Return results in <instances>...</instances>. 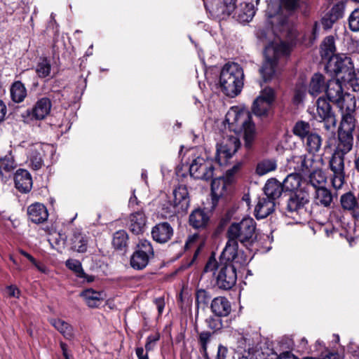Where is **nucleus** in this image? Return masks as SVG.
<instances>
[{"mask_svg":"<svg viewBox=\"0 0 359 359\" xmlns=\"http://www.w3.org/2000/svg\"><path fill=\"white\" fill-rule=\"evenodd\" d=\"M256 35L264 43H269L264 48L265 60L259 69V73L264 82L271 81L275 76L278 60L282 57H287L290 53V48L285 42H273L274 33L270 29H259Z\"/></svg>","mask_w":359,"mask_h":359,"instance_id":"f257e3e1","label":"nucleus"},{"mask_svg":"<svg viewBox=\"0 0 359 359\" xmlns=\"http://www.w3.org/2000/svg\"><path fill=\"white\" fill-rule=\"evenodd\" d=\"M251 118L250 113L245 110H231L226 115V121L231 130L236 133L243 132L244 145L248 150L252 148L256 136L255 126Z\"/></svg>","mask_w":359,"mask_h":359,"instance_id":"f03ea898","label":"nucleus"},{"mask_svg":"<svg viewBox=\"0 0 359 359\" xmlns=\"http://www.w3.org/2000/svg\"><path fill=\"white\" fill-rule=\"evenodd\" d=\"M211 272L215 280V285L220 290H229L236 283L237 271L233 264L218 262L214 257L207 262L203 273Z\"/></svg>","mask_w":359,"mask_h":359,"instance_id":"7ed1b4c3","label":"nucleus"},{"mask_svg":"<svg viewBox=\"0 0 359 359\" xmlns=\"http://www.w3.org/2000/svg\"><path fill=\"white\" fill-rule=\"evenodd\" d=\"M219 84L226 95L237 96L244 85V72L241 66L235 62L226 64L220 72Z\"/></svg>","mask_w":359,"mask_h":359,"instance_id":"20e7f679","label":"nucleus"},{"mask_svg":"<svg viewBox=\"0 0 359 359\" xmlns=\"http://www.w3.org/2000/svg\"><path fill=\"white\" fill-rule=\"evenodd\" d=\"M228 238L244 245H252L256 240V222L251 217L233 222L227 229Z\"/></svg>","mask_w":359,"mask_h":359,"instance_id":"39448f33","label":"nucleus"},{"mask_svg":"<svg viewBox=\"0 0 359 359\" xmlns=\"http://www.w3.org/2000/svg\"><path fill=\"white\" fill-rule=\"evenodd\" d=\"M355 128V120L353 115L347 113L342 116L337 131V138L335 142L334 152L346 155L353 148V133Z\"/></svg>","mask_w":359,"mask_h":359,"instance_id":"423d86ee","label":"nucleus"},{"mask_svg":"<svg viewBox=\"0 0 359 359\" xmlns=\"http://www.w3.org/2000/svg\"><path fill=\"white\" fill-rule=\"evenodd\" d=\"M214 170V162L205 152L193 154L189 165V173L192 177L209 181L213 178Z\"/></svg>","mask_w":359,"mask_h":359,"instance_id":"0eeeda50","label":"nucleus"},{"mask_svg":"<svg viewBox=\"0 0 359 359\" xmlns=\"http://www.w3.org/2000/svg\"><path fill=\"white\" fill-rule=\"evenodd\" d=\"M298 6L299 0H282L278 5V12L269 14V18L271 19L269 22L271 27L264 29L273 31L274 35H276L274 29L278 26L283 27L287 23L288 16Z\"/></svg>","mask_w":359,"mask_h":359,"instance_id":"6e6552de","label":"nucleus"},{"mask_svg":"<svg viewBox=\"0 0 359 359\" xmlns=\"http://www.w3.org/2000/svg\"><path fill=\"white\" fill-rule=\"evenodd\" d=\"M154 255L151 242L147 240H141L130 257V266L134 269L142 270L148 265L149 259L154 257Z\"/></svg>","mask_w":359,"mask_h":359,"instance_id":"1a4fd4ad","label":"nucleus"},{"mask_svg":"<svg viewBox=\"0 0 359 359\" xmlns=\"http://www.w3.org/2000/svg\"><path fill=\"white\" fill-rule=\"evenodd\" d=\"M211 17L219 21L226 20L237 8V0H212L205 4Z\"/></svg>","mask_w":359,"mask_h":359,"instance_id":"9d476101","label":"nucleus"},{"mask_svg":"<svg viewBox=\"0 0 359 359\" xmlns=\"http://www.w3.org/2000/svg\"><path fill=\"white\" fill-rule=\"evenodd\" d=\"M241 147V142L236 136H229L224 138L223 141L217 145L216 159L221 165L227 163Z\"/></svg>","mask_w":359,"mask_h":359,"instance_id":"9b49d317","label":"nucleus"},{"mask_svg":"<svg viewBox=\"0 0 359 359\" xmlns=\"http://www.w3.org/2000/svg\"><path fill=\"white\" fill-rule=\"evenodd\" d=\"M274 100V90L271 88H264L253 102L252 107L253 114L261 118L267 116Z\"/></svg>","mask_w":359,"mask_h":359,"instance_id":"f8f14e48","label":"nucleus"},{"mask_svg":"<svg viewBox=\"0 0 359 359\" xmlns=\"http://www.w3.org/2000/svg\"><path fill=\"white\" fill-rule=\"evenodd\" d=\"M325 69L341 79V76H348L354 67L349 57L344 54H337L330 57Z\"/></svg>","mask_w":359,"mask_h":359,"instance_id":"ddd939ff","label":"nucleus"},{"mask_svg":"<svg viewBox=\"0 0 359 359\" xmlns=\"http://www.w3.org/2000/svg\"><path fill=\"white\" fill-rule=\"evenodd\" d=\"M344 156L334 152L329 161V167L332 172V184L335 189H341L344 184Z\"/></svg>","mask_w":359,"mask_h":359,"instance_id":"4468645a","label":"nucleus"},{"mask_svg":"<svg viewBox=\"0 0 359 359\" xmlns=\"http://www.w3.org/2000/svg\"><path fill=\"white\" fill-rule=\"evenodd\" d=\"M218 262L244 265L247 263V259L243 252H238V243L228 238Z\"/></svg>","mask_w":359,"mask_h":359,"instance_id":"2eb2a0df","label":"nucleus"},{"mask_svg":"<svg viewBox=\"0 0 359 359\" xmlns=\"http://www.w3.org/2000/svg\"><path fill=\"white\" fill-rule=\"evenodd\" d=\"M173 200L170 212L173 214H183L186 212L190 205V198L187 187L185 185H179L172 192Z\"/></svg>","mask_w":359,"mask_h":359,"instance_id":"dca6fc26","label":"nucleus"},{"mask_svg":"<svg viewBox=\"0 0 359 359\" xmlns=\"http://www.w3.org/2000/svg\"><path fill=\"white\" fill-rule=\"evenodd\" d=\"M309 202V194L306 191H297L292 194L287 201L286 214L288 217H294L304 210V206Z\"/></svg>","mask_w":359,"mask_h":359,"instance_id":"f3484780","label":"nucleus"},{"mask_svg":"<svg viewBox=\"0 0 359 359\" xmlns=\"http://www.w3.org/2000/svg\"><path fill=\"white\" fill-rule=\"evenodd\" d=\"M316 106L318 116L323 122L325 129L328 131L334 128L337 120L329 102L324 97H319Z\"/></svg>","mask_w":359,"mask_h":359,"instance_id":"a211bd4d","label":"nucleus"},{"mask_svg":"<svg viewBox=\"0 0 359 359\" xmlns=\"http://www.w3.org/2000/svg\"><path fill=\"white\" fill-rule=\"evenodd\" d=\"M147 218L142 208L130 214L127 226L130 232L135 235L144 233L146 229Z\"/></svg>","mask_w":359,"mask_h":359,"instance_id":"6ab92c4d","label":"nucleus"},{"mask_svg":"<svg viewBox=\"0 0 359 359\" xmlns=\"http://www.w3.org/2000/svg\"><path fill=\"white\" fill-rule=\"evenodd\" d=\"M189 225L198 231H206L210 224L208 213L203 209L196 208L189 216Z\"/></svg>","mask_w":359,"mask_h":359,"instance_id":"aec40b11","label":"nucleus"},{"mask_svg":"<svg viewBox=\"0 0 359 359\" xmlns=\"http://www.w3.org/2000/svg\"><path fill=\"white\" fill-rule=\"evenodd\" d=\"M151 235L154 241L164 244L171 240L174 235V229L168 222H161L152 227Z\"/></svg>","mask_w":359,"mask_h":359,"instance_id":"412c9836","label":"nucleus"},{"mask_svg":"<svg viewBox=\"0 0 359 359\" xmlns=\"http://www.w3.org/2000/svg\"><path fill=\"white\" fill-rule=\"evenodd\" d=\"M325 93L330 102L336 104L339 107H343L344 95L339 79H330L327 81Z\"/></svg>","mask_w":359,"mask_h":359,"instance_id":"4be33fe9","label":"nucleus"},{"mask_svg":"<svg viewBox=\"0 0 359 359\" xmlns=\"http://www.w3.org/2000/svg\"><path fill=\"white\" fill-rule=\"evenodd\" d=\"M46 149H49V146L41 143H36L29 149L28 156L34 170H37L43 165V156Z\"/></svg>","mask_w":359,"mask_h":359,"instance_id":"5701e85b","label":"nucleus"},{"mask_svg":"<svg viewBox=\"0 0 359 359\" xmlns=\"http://www.w3.org/2000/svg\"><path fill=\"white\" fill-rule=\"evenodd\" d=\"M15 187L20 193H29L32 188V178L31 174L25 169H18L14 175Z\"/></svg>","mask_w":359,"mask_h":359,"instance_id":"b1692460","label":"nucleus"},{"mask_svg":"<svg viewBox=\"0 0 359 359\" xmlns=\"http://www.w3.org/2000/svg\"><path fill=\"white\" fill-rule=\"evenodd\" d=\"M29 219L35 224L43 223L48 219V212L46 207L40 203H35L27 208Z\"/></svg>","mask_w":359,"mask_h":359,"instance_id":"393cba45","label":"nucleus"},{"mask_svg":"<svg viewBox=\"0 0 359 359\" xmlns=\"http://www.w3.org/2000/svg\"><path fill=\"white\" fill-rule=\"evenodd\" d=\"M340 203L344 210L350 212L355 219H359V202L352 192L349 191L342 194Z\"/></svg>","mask_w":359,"mask_h":359,"instance_id":"a878e982","label":"nucleus"},{"mask_svg":"<svg viewBox=\"0 0 359 359\" xmlns=\"http://www.w3.org/2000/svg\"><path fill=\"white\" fill-rule=\"evenodd\" d=\"M89 237L81 231H74L70 238L71 249L79 253H85L88 250Z\"/></svg>","mask_w":359,"mask_h":359,"instance_id":"bb28decb","label":"nucleus"},{"mask_svg":"<svg viewBox=\"0 0 359 359\" xmlns=\"http://www.w3.org/2000/svg\"><path fill=\"white\" fill-rule=\"evenodd\" d=\"M52 104L49 98L39 99L32 109V115L36 120L45 118L50 113Z\"/></svg>","mask_w":359,"mask_h":359,"instance_id":"cd10ccee","label":"nucleus"},{"mask_svg":"<svg viewBox=\"0 0 359 359\" xmlns=\"http://www.w3.org/2000/svg\"><path fill=\"white\" fill-rule=\"evenodd\" d=\"M210 309L212 312L218 316H227L231 311V303L224 297L214 298Z\"/></svg>","mask_w":359,"mask_h":359,"instance_id":"c85d7f7f","label":"nucleus"},{"mask_svg":"<svg viewBox=\"0 0 359 359\" xmlns=\"http://www.w3.org/2000/svg\"><path fill=\"white\" fill-rule=\"evenodd\" d=\"M275 203L265 197L259 198L255 208V216L257 219L266 218L274 210Z\"/></svg>","mask_w":359,"mask_h":359,"instance_id":"c756f323","label":"nucleus"},{"mask_svg":"<svg viewBox=\"0 0 359 359\" xmlns=\"http://www.w3.org/2000/svg\"><path fill=\"white\" fill-rule=\"evenodd\" d=\"M255 14V6L252 3H243L236 10L233 18L241 23L248 22L252 20Z\"/></svg>","mask_w":359,"mask_h":359,"instance_id":"7c9ffc66","label":"nucleus"},{"mask_svg":"<svg viewBox=\"0 0 359 359\" xmlns=\"http://www.w3.org/2000/svg\"><path fill=\"white\" fill-rule=\"evenodd\" d=\"M264 191L266 198L274 201L284 191L282 184L276 179L269 180L264 185Z\"/></svg>","mask_w":359,"mask_h":359,"instance_id":"2f4dec72","label":"nucleus"},{"mask_svg":"<svg viewBox=\"0 0 359 359\" xmlns=\"http://www.w3.org/2000/svg\"><path fill=\"white\" fill-rule=\"evenodd\" d=\"M211 182V194L212 200L218 201L226 192V188L230 185L231 182H228L224 177H219L212 179Z\"/></svg>","mask_w":359,"mask_h":359,"instance_id":"473e14b6","label":"nucleus"},{"mask_svg":"<svg viewBox=\"0 0 359 359\" xmlns=\"http://www.w3.org/2000/svg\"><path fill=\"white\" fill-rule=\"evenodd\" d=\"M15 167V161L11 154L0 158V181L6 182Z\"/></svg>","mask_w":359,"mask_h":359,"instance_id":"72a5a7b5","label":"nucleus"},{"mask_svg":"<svg viewBox=\"0 0 359 359\" xmlns=\"http://www.w3.org/2000/svg\"><path fill=\"white\" fill-rule=\"evenodd\" d=\"M80 296L83 298L86 304L90 308L98 307L103 301L102 293L91 288L83 290Z\"/></svg>","mask_w":359,"mask_h":359,"instance_id":"f704fd0d","label":"nucleus"},{"mask_svg":"<svg viewBox=\"0 0 359 359\" xmlns=\"http://www.w3.org/2000/svg\"><path fill=\"white\" fill-rule=\"evenodd\" d=\"M326 86L323 75L318 73L314 74L310 81L309 93L316 97L325 90Z\"/></svg>","mask_w":359,"mask_h":359,"instance_id":"c9c22d12","label":"nucleus"},{"mask_svg":"<svg viewBox=\"0 0 359 359\" xmlns=\"http://www.w3.org/2000/svg\"><path fill=\"white\" fill-rule=\"evenodd\" d=\"M49 322L65 339L70 340L74 338V329L68 323L59 318H51Z\"/></svg>","mask_w":359,"mask_h":359,"instance_id":"e433bc0d","label":"nucleus"},{"mask_svg":"<svg viewBox=\"0 0 359 359\" xmlns=\"http://www.w3.org/2000/svg\"><path fill=\"white\" fill-rule=\"evenodd\" d=\"M11 100L15 103H20L27 97V89L20 81L13 82L10 88Z\"/></svg>","mask_w":359,"mask_h":359,"instance_id":"4c0bfd02","label":"nucleus"},{"mask_svg":"<svg viewBox=\"0 0 359 359\" xmlns=\"http://www.w3.org/2000/svg\"><path fill=\"white\" fill-rule=\"evenodd\" d=\"M316 201L317 204H320L324 207L330 206L333 196L328 189L325 187H320L316 189Z\"/></svg>","mask_w":359,"mask_h":359,"instance_id":"58836bf2","label":"nucleus"},{"mask_svg":"<svg viewBox=\"0 0 359 359\" xmlns=\"http://www.w3.org/2000/svg\"><path fill=\"white\" fill-rule=\"evenodd\" d=\"M302 178L297 173H292L288 175L284 181L282 186L284 188V191H294L297 190L300 187Z\"/></svg>","mask_w":359,"mask_h":359,"instance_id":"ea45409f","label":"nucleus"},{"mask_svg":"<svg viewBox=\"0 0 359 359\" xmlns=\"http://www.w3.org/2000/svg\"><path fill=\"white\" fill-rule=\"evenodd\" d=\"M323 140L321 137L312 133L306 137V147L310 154H316L319 151L322 146Z\"/></svg>","mask_w":359,"mask_h":359,"instance_id":"a19ab883","label":"nucleus"},{"mask_svg":"<svg viewBox=\"0 0 359 359\" xmlns=\"http://www.w3.org/2000/svg\"><path fill=\"white\" fill-rule=\"evenodd\" d=\"M326 182V177L321 169L318 165L315 167L313 170L309 173V182L312 187L316 189L320 187H324Z\"/></svg>","mask_w":359,"mask_h":359,"instance_id":"79ce46f5","label":"nucleus"},{"mask_svg":"<svg viewBox=\"0 0 359 359\" xmlns=\"http://www.w3.org/2000/svg\"><path fill=\"white\" fill-rule=\"evenodd\" d=\"M35 72L41 79L50 76L51 73L50 61L47 57H40L36 65Z\"/></svg>","mask_w":359,"mask_h":359,"instance_id":"37998d69","label":"nucleus"},{"mask_svg":"<svg viewBox=\"0 0 359 359\" xmlns=\"http://www.w3.org/2000/svg\"><path fill=\"white\" fill-rule=\"evenodd\" d=\"M336 51L334 38L332 36H328L323 40L321 44V55L323 57L327 58L332 57Z\"/></svg>","mask_w":359,"mask_h":359,"instance_id":"c03bdc74","label":"nucleus"},{"mask_svg":"<svg viewBox=\"0 0 359 359\" xmlns=\"http://www.w3.org/2000/svg\"><path fill=\"white\" fill-rule=\"evenodd\" d=\"M292 132L294 135L299 137L301 140H304L311 133V126L308 122L299 121L293 127Z\"/></svg>","mask_w":359,"mask_h":359,"instance_id":"a18cd8bd","label":"nucleus"},{"mask_svg":"<svg viewBox=\"0 0 359 359\" xmlns=\"http://www.w3.org/2000/svg\"><path fill=\"white\" fill-rule=\"evenodd\" d=\"M128 236L124 230L116 231L113 236L112 245L116 250H123L127 246Z\"/></svg>","mask_w":359,"mask_h":359,"instance_id":"49530a36","label":"nucleus"},{"mask_svg":"<svg viewBox=\"0 0 359 359\" xmlns=\"http://www.w3.org/2000/svg\"><path fill=\"white\" fill-rule=\"evenodd\" d=\"M301 165L297 168V172H302L304 175L309 174L315 167L318 165V163L314 160L313 156L304 155Z\"/></svg>","mask_w":359,"mask_h":359,"instance_id":"de8ad7c7","label":"nucleus"},{"mask_svg":"<svg viewBox=\"0 0 359 359\" xmlns=\"http://www.w3.org/2000/svg\"><path fill=\"white\" fill-rule=\"evenodd\" d=\"M276 163L273 160H264L259 163L256 168V172L259 175H264L276 170Z\"/></svg>","mask_w":359,"mask_h":359,"instance_id":"09e8293b","label":"nucleus"},{"mask_svg":"<svg viewBox=\"0 0 359 359\" xmlns=\"http://www.w3.org/2000/svg\"><path fill=\"white\" fill-rule=\"evenodd\" d=\"M341 79L348 83L354 91L359 90V71L355 72L353 69L348 76H341Z\"/></svg>","mask_w":359,"mask_h":359,"instance_id":"8fccbe9b","label":"nucleus"},{"mask_svg":"<svg viewBox=\"0 0 359 359\" xmlns=\"http://www.w3.org/2000/svg\"><path fill=\"white\" fill-rule=\"evenodd\" d=\"M238 359H264V355L262 351L249 346L248 350L244 349Z\"/></svg>","mask_w":359,"mask_h":359,"instance_id":"3c124183","label":"nucleus"},{"mask_svg":"<svg viewBox=\"0 0 359 359\" xmlns=\"http://www.w3.org/2000/svg\"><path fill=\"white\" fill-rule=\"evenodd\" d=\"M345 10V2L340 1L335 4L327 12L337 22L343 18Z\"/></svg>","mask_w":359,"mask_h":359,"instance_id":"603ef678","label":"nucleus"},{"mask_svg":"<svg viewBox=\"0 0 359 359\" xmlns=\"http://www.w3.org/2000/svg\"><path fill=\"white\" fill-rule=\"evenodd\" d=\"M65 265L69 269L73 271L76 274L77 277L85 276V272L80 261L69 259L66 261Z\"/></svg>","mask_w":359,"mask_h":359,"instance_id":"864d4df0","label":"nucleus"},{"mask_svg":"<svg viewBox=\"0 0 359 359\" xmlns=\"http://www.w3.org/2000/svg\"><path fill=\"white\" fill-rule=\"evenodd\" d=\"M222 316H210L209 318H206L205 323L208 328L212 330L213 332H215L218 330H220L222 327V320L220 318Z\"/></svg>","mask_w":359,"mask_h":359,"instance_id":"5fc2aeb1","label":"nucleus"},{"mask_svg":"<svg viewBox=\"0 0 359 359\" xmlns=\"http://www.w3.org/2000/svg\"><path fill=\"white\" fill-rule=\"evenodd\" d=\"M348 26L352 32H359V8H355L349 15Z\"/></svg>","mask_w":359,"mask_h":359,"instance_id":"6e6d98bb","label":"nucleus"},{"mask_svg":"<svg viewBox=\"0 0 359 359\" xmlns=\"http://www.w3.org/2000/svg\"><path fill=\"white\" fill-rule=\"evenodd\" d=\"M210 337L211 333L209 332H202L199 334L198 340L201 346V351L203 352L205 358L208 357L207 348Z\"/></svg>","mask_w":359,"mask_h":359,"instance_id":"4d7b16f0","label":"nucleus"},{"mask_svg":"<svg viewBox=\"0 0 359 359\" xmlns=\"http://www.w3.org/2000/svg\"><path fill=\"white\" fill-rule=\"evenodd\" d=\"M161 334L159 332L150 334L147 337L145 344V350L147 352L153 351L156 346L157 342L160 340Z\"/></svg>","mask_w":359,"mask_h":359,"instance_id":"13d9d810","label":"nucleus"},{"mask_svg":"<svg viewBox=\"0 0 359 359\" xmlns=\"http://www.w3.org/2000/svg\"><path fill=\"white\" fill-rule=\"evenodd\" d=\"M210 299V297L207 291L201 289L198 290L196 293V303L200 304H207Z\"/></svg>","mask_w":359,"mask_h":359,"instance_id":"bf43d9fd","label":"nucleus"},{"mask_svg":"<svg viewBox=\"0 0 359 359\" xmlns=\"http://www.w3.org/2000/svg\"><path fill=\"white\" fill-rule=\"evenodd\" d=\"M337 21L327 13L321 19L320 24L325 30L330 29Z\"/></svg>","mask_w":359,"mask_h":359,"instance_id":"052dcab7","label":"nucleus"},{"mask_svg":"<svg viewBox=\"0 0 359 359\" xmlns=\"http://www.w3.org/2000/svg\"><path fill=\"white\" fill-rule=\"evenodd\" d=\"M242 163L241 162L237 163L235 164L231 168L229 169L226 172L225 178H226V180L228 182H232L234 175L236 173L238 172V170L241 169Z\"/></svg>","mask_w":359,"mask_h":359,"instance_id":"680f3d73","label":"nucleus"},{"mask_svg":"<svg viewBox=\"0 0 359 359\" xmlns=\"http://www.w3.org/2000/svg\"><path fill=\"white\" fill-rule=\"evenodd\" d=\"M19 2L8 1L5 3V11L8 15H12L18 8Z\"/></svg>","mask_w":359,"mask_h":359,"instance_id":"e2e57ef3","label":"nucleus"},{"mask_svg":"<svg viewBox=\"0 0 359 359\" xmlns=\"http://www.w3.org/2000/svg\"><path fill=\"white\" fill-rule=\"evenodd\" d=\"M304 157V155L301 156H294L292 157L291 160L290 161V166L294 168L295 171H297V168L299 165L302 164L301 161H303V158Z\"/></svg>","mask_w":359,"mask_h":359,"instance_id":"0e129e2a","label":"nucleus"},{"mask_svg":"<svg viewBox=\"0 0 359 359\" xmlns=\"http://www.w3.org/2000/svg\"><path fill=\"white\" fill-rule=\"evenodd\" d=\"M227 353V348L222 344H219L217 349L216 359H226Z\"/></svg>","mask_w":359,"mask_h":359,"instance_id":"69168bd1","label":"nucleus"},{"mask_svg":"<svg viewBox=\"0 0 359 359\" xmlns=\"http://www.w3.org/2000/svg\"><path fill=\"white\" fill-rule=\"evenodd\" d=\"M154 304L156 306L158 314L161 315L163 311L164 307H165L164 297H160L156 298L154 299Z\"/></svg>","mask_w":359,"mask_h":359,"instance_id":"338daca9","label":"nucleus"},{"mask_svg":"<svg viewBox=\"0 0 359 359\" xmlns=\"http://www.w3.org/2000/svg\"><path fill=\"white\" fill-rule=\"evenodd\" d=\"M9 297L19 298L20 294V290L15 285H9L6 287Z\"/></svg>","mask_w":359,"mask_h":359,"instance_id":"774afa93","label":"nucleus"}]
</instances>
